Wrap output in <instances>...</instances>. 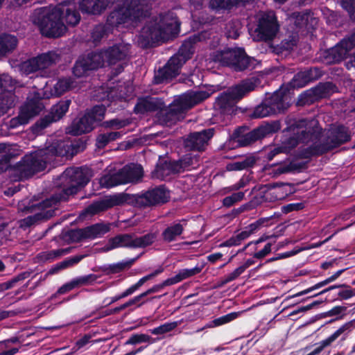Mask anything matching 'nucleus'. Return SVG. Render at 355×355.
<instances>
[{
    "instance_id": "1",
    "label": "nucleus",
    "mask_w": 355,
    "mask_h": 355,
    "mask_svg": "<svg viewBox=\"0 0 355 355\" xmlns=\"http://www.w3.org/2000/svg\"><path fill=\"white\" fill-rule=\"evenodd\" d=\"M180 23L173 12L153 17L141 28L137 39L139 45L146 48L153 43L166 40L178 34Z\"/></svg>"
},
{
    "instance_id": "2",
    "label": "nucleus",
    "mask_w": 355,
    "mask_h": 355,
    "mask_svg": "<svg viewBox=\"0 0 355 355\" xmlns=\"http://www.w3.org/2000/svg\"><path fill=\"white\" fill-rule=\"evenodd\" d=\"M63 12V8H41L34 11L31 21L40 27L43 35L49 37H58L67 31L62 17Z\"/></svg>"
},
{
    "instance_id": "3",
    "label": "nucleus",
    "mask_w": 355,
    "mask_h": 355,
    "mask_svg": "<svg viewBox=\"0 0 355 355\" xmlns=\"http://www.w3.org/2000/svg\"><path fill=\"white\" fill-rule=\"evenodd\" d=\"M152 8L149 0H124L123 4L113 10L107 22L111 26L133 22L145 17Z\"/></svg>"
},
{
    "instance_id": "4",
    "label": "nucleus",
    "mask_w": 355,
    "mask_h": 355,
    "mask_svg": "<svg viewBox=\"0 0 355 355\" xmlns=\"http://www.w3.org/2000/svg\"><path fill=\"white\" fill-rule=\"evenodd\" d=\"M350 135L347 128L337 125L331 128L327 132V137L318 136L317 141L310 146L301 150L299 156L301 158H309L311 156L322 155L339 145L348 141Z\"/></svg>"
},
{
    "instance_id": "5",
    "label": "nucleus",
    "mask_w": 355,
    "mask_h": 355,
    "mask_svg": "<svg viewBox=\"0 0 355 355\" xmlns=\"http://www.w3.org/2000/svg\"><path fill=\"white\" fill-rule=\"evenodd\" d=\"M209 97L207 92H190L176 98L165 110L164 121L175 123L183 118V114Z\"/></svg>"
},
{
    "instance_id": "6",
    "label": "nucleus",
    "mask_w": 355,
    "mask_h": 355,
    "mask_svg": "<svg viewBox=\"0 0 355 355\" xmlns=\"http://www.w3.org/2000/svg\"><path fill=\"white\" fill-rule=\"evenodd\" d=\"M254 88L255 85L252 81L243 80L239 85L229 89L219 96L216 101L215 107L219 109L223 114L232 115L236 110V103Z\"/></svg>"
},
{
    "instance_id": "7",
    "label": "nucleus",
    "mask_w": 355,
    "mask_h": 355,
    "mask_svg": "<svg viewBox=\"0 0 355 355\" xmlns=\"http://www.w3.org/2000/svg\"><path fill=\"white\" fill-rule=\"evenodd\" d=\"M214 60L236 71L253 68L256 62L254 58L248 56L245 51L241 48L227 49L217 51L214 55Z\"/></svg>"
},
{
    "instance_id": "8",
    "label": "nucleus",
    "mask_w": 355,
    "mask_h": 355,
    "mask_svg": "<svg viewBox=\"0 0 355 355\" xmlns=\"http://www.w3.org/2000/svg\"><path fill=\"white\" fill-rule=\"evenodd\" d=\"M294 135L295 137H290L284 147L286 148V153L291 149L295 147L298 141L302 143H308L309 141H317L318 136L321 133V128L318 126V122L315 119H311L307 121L306 119H301L297 121L293 125Z\"/></svg>"
},
{
    "instance_id": "9",
    "label": "nucleus",
    "mask_w": 355,
    "mask_h": 355,
    "mask_svg": "<svg viewBox=\"0 0 355 355\" xmlns=\"http://www.w3.org/2000/svg\"><path fill=\"white\" fill-rule=\"evenodd\" d=\"M62 200H66L64 196L53 195L41 202L33 204L28 207L27 211L30 212H35V214L23 219L20 222V226L21 227H27L32 225L37 220L51 218L55 214V209L53 207Z\"/></svg>"
},
{
    "instance_id": "10",
    "label": "nucleus",
    "mask_w": 355,
    "mask_h": 355,
    "mask_svg": "<svg viewBox=\"0 0 355 355\" xmlns=\"http://www.w3.org/2000/svg\"><path fill=\"white\" fill-rule=\"evenodd\" d=\"M125 202L139 208H145L166 202L170 196L164 187L148 191L141 195L123 193Z\"/></svg>"
},
{
    "instance_id": "11",
    "label": "nucleus",
    "mask_w": 355,
    "mask_h": 355,
    "mask_svg": "<svg viewBox=\"0 0 355 355\" xmlns=\"http://www.w3.org/2000/svg\"><path fill=\"white\" fill-rule=\"evenodd\" d=\"M44 153L39 149L27 154L16 164L15 170L20 178H28L45 169L48 160Z\"/></svg>"
},
{
    "instance_id": "12",
    "label": "nucleus",
    "mask_w": 355,
    "mask_h": 355,
    "mask_svg": "<svg viewBox=\"0 0 355 355\" xmlns=\"http://www.w3.org/2000/svg\"><path fill=\"white\" fill-rule=\"evenodd\" d=\"M92 177V171L88 168H69L61 175L64 184L63 191L67 196L78 192L80 187L88 183Z\"/></svg>"
},
{
    "instance_id": "13",
    "label": "nucleus",
    "mask_w": 355,
    "mask_h": 355,
    "mask_svg": "<svg viewBox=\"0 0 355 355\" xmlns=\"http://www.w3.org/2000/svg\"><path fill=\"white\" fill-rule=\"evenodd\" d=\"M44 108V105L40 94L34 92L28 96L27 101L21 107L19 115L10 120V127L15 128L28 123L32 118L37 115Z\"/></svg>"
},
{
    "instance_id": "14",
    "label": "nucleus",
    "mask_w": 355,
    "mask_h": 355,
    "mask_svg": "<svg viewBox=\"0 0 355 355\" xmlns=\"http://www.w3.org/2000/svg\"><path fill=\"white\" fill-rule=\"evenodd\" d=\"M279 31V24L277 17L272 11L260 14L258 25L252 35L253 40L256 41H270L277 35Z\"/></svg>"
},
{
    "instance_id": "15",
    "label": "nucleus",
    "mask_w": 355,
    "mask_h": 355,
    "mask_svg": "<svg viewBox=\"0 0 355 355\" xmlns=\"http://www.w3.org/2000/svg\"><path fill=\"white\" fill-rule=\"evenodd\" d=\"M60 60V54L55 51H49L24 62L21 64V70L23 73L29 74L46 69L59 62Z\"/></svg>"
},
{
    "instance_id": "16",
    "label": "nucleus",
    "mask_w": 355,
    "mask_h": 355,
    "mask_svg": "<svg viewBox=\"0 0 355 355\" xmlns=\"http://www.w3.org/2000/svg\"><path fill=\"white\" fill-rule=\"evenodd\" d=\"M355 47V33L345 37L335 46L326 52L327 63H337L344 60L348 53Z\"/></svg>"
},
{
    "instance_id": "17",
    "label": "nucleus",
    "mask_w": 355,
    "mask_h": 355,
    "mask_svg": "<svg viewBox=\"0 0 355 355\" xmlns=\"http://www.w3.org/2000/svg\"><path fill=\"white\" fill-rule=\"evenodd\" d=\"M246 130V128L241 127L237 128L233 134L234 139L236 140L240 146L250 145L273 132L272 126L269 125L259 127L245 133Z\"/></svg>"
},
{
    "instance_id": "18",
    "label": "nucleus",
    "mask_w": 355,
    "mask_h": 355,
    "mask_svg": "<svg viewBox=\"0 0 355 355\" xmlns=\"http://www.w3.org/2000/svg\"><path fill=\"white\" fill-rule=\"evenodd\" d=\"M103 66V58L101 54L91 53L80 57L73 67V73L78 78L87 76L88 72Z\"/></svg>"
},
{
    "instance_id": "19",
    "label": "nucleus",
    "mask_w": 355,
    "mask_h": 355,
    "mask_svg": "<svg viewBox=\"0 0 355 355\" xmlns=\"http://www.w3.org/2000/svg\"><path fill=\"white\" fill-rule=\"evenodd\" d=\"M336 91V86L329 82L320 83L312 89L308 90L299 97L297 105L311 104L318 98L329 96Z\"/></svg>"
},
{
    "instance_id": "20",
    "label": "nucleus",
    "mask_w": 355,
    "mask_h": 355,
    "mask_svg": "<svg viewBox=\"0 0 355 355\" xmlns=\"http://www.w3.org/2000/svg\"><path fill=\"white\" fill-rule=\"evenodd\" d=\"M129 51L130 46L128 44H119L99 52H95V54L103 55V64L107 62L109 65H114L124 60L128 57Z\"/></svg>"
},
{
    "instance_id": "21",
    "label": "nucleus",
    "mask_w": 355,
    "mask_h": 355,
    "mask_svg": "<svg viewBox=\"0 0 355 355\" xmlns=\"http://www.w3.org/2000/svg\"><path fill=\"white\" fill-rule=\"evenodd\" d=\"M123 204H125L123 193L110 196L100 201L94 202L89 205L85 209L83 214H89L90 215H94L112 207Z\"/></svg>"
},
{
    "instance_id": "22",
    "label": "nucleus",
    "mask_w": 355,
    "mask_h": 355,
    "mask_svg": "<svg viewBox=\"0 0 355 355\" xmlns=\"http://www.w3.org/2000/svg\"><path fill=\"white\" fill-rule=\"evenodd\" d=\"M183 64V59L180 60L178 56L171 57L166 65L157 72L155 76L156 83H161L175 78L180 73V69Z\"/></svg>"
},
{
    "instance_id": "23",
    "label": "nucleus",
    "mask_w": 355,
    "mask_h": 355,
    "mask_svg": "<svg viewBox=\"0 0 355 355\" xmlns=\"http://www.w3.org/2000/svg\"><path fill=\"white\" fill-rule=\"evenodd\" d=\"M214 130L209 128L201 132L191 133L184 141L187 148L193 150H203L209 140L213 137Z\"/></svg>"
},
{
    "instance_id": "24",
    "label": "nucleus",
    "mask_w": 355,
    "mask_h": 355,
    "mask_svg": "<svg viewBox=\"0 0 355 355\" xmlns=\"http://www.w3.org/2000/svg\"><path fill=\"white\" fill-rule=\"evenodd\" d=\"M71 100H63L59 101L56 105L51 107L50 113L41 119L37 123L42 129L46 128L52 122L60 120L68 111Z\"/></svg>"
},
{
    "instance_id": "25",
    "label": "nucleus",
    "mask_w": 355,
    "mask_h": 355,
    "mask_svg": "<svg viewBox=\"0 0 355 355\" xmlns=\"http://www.w3.org/2000/svg\"><path fill=\"white\" fill-rule=\"evenodd\" d=\"M179 166L175 161L159 162L151 172L153 179L164 180L171 174L178 173Z\"/></svg>"
},
{
    "instance_id": "26",
    "label": "nucleus",
    "mask_w": 355,
    "mask_h": 355,
    "mask_svg": "<svg viewBox=\"0 0 355 355\" xmlns=\"http://www.w3.org/2000/svg\"><path fill=\"white\" fill-rule=\"evenodd\" d=\"M94 124L89 115L86 113L80 118L73 121L69 128V133L73 135H80L89 132L93 130Z\"/></svg>"
},
{
    "instance_id": "27",
    "label": "nucleus",
    "mask_w": 355,
    "mask_h": 355,
    "mask_svg": "<svg viewBox=\"0 0 355 355\" xmlns=\"http://www.w3.org/2000/svg\"><path fill=\"white\" fill-rule=\"evenodd\" d=\"M42 150L45 152V157L49 162L53 156H67L70 146L64 141H56Z\"/></svg>"
},
{
    "instance_id": "28",
    "label": "nucleus",
    "mask_w": 355,
    "mask_h": 355,
    "mask_svg": "<svg viewBox=\"0 0 355 355\" xmlns=\"http://www.w3.org/2000/svg\"><path fill=\"white\" fill-rule=\"evenodd\" d=\"M123 184L137 182L143 176V168L138 164H130L120 171Z\"/></svg>"
},
{
    "instance_id": "29",
    "label": "nucleus",
    "mask_w": 355,
    "mask_h": 355,
    "mask_svg": "<svg viewBox=\"0 0 355 355\" xmlns=\"http://www.w3.org/2000/svg\"><path fill=\"white\" fill-rule=\"evenodd\" d=\"M164 106L163 101L157 98L149 97L139 99L135 107L137 113H144L161 110Z\"/></svg>"
},
{
    "instance_id": "30",
    "label": "nucleus",
    "mask_w": 355,
    "mask_h": 355,
    "mask_svg": "<svg viewBox=\"0 0 355 355\" xmlns=\"http://www.w3.org/2000/svg\"><path fill=\"white\" fill-rule=\"evenodd\" d=\"M355 327V319L351 320L348 322H346L343 326H341L338 330H336L331 336H330L328 338L324 340H322L320 343V345L315 348L313 352L315 355L320 353L322 349L330 345L334 340H336L341 334H344L345 331H350L353 328Z\"/></svg>"
},
{
    "instance_id": "31",
    "label": "nucleus",
    "mask_w": 355,
    "mask_h": 355,
    "mask_svg": "<svg viewBox=\"0 0 355 355\" xmlns=\"http://www.w3.org/2000/svg\"><path fill=\"white\" fill-rule=\"evenodd\" d=\"M260 227V221H257L254 223L250 225L245 230L236 236H232L220 244V246H236L241 244V243L248 238L254 232Z\"/></svg>"
},
{
    "instance_id": "32",
    "label": "nucleus",
    "mask_w": 355,
    "mask_h": 355,
    "mask_svg": "<svg viewBox=\"0 0 355 355\" xmlns=\"http://www.w3.org/2000/svg\"><path fill=\"white\" fill-rule=\"evenodd\" d=\"M111 3L110 0H83L80 8L83 12L99 14Z\"/></svg>"
},
{
    "instance_id": "33",
    "label": "nucleus",
    "mask_w": 355,
    "mask_h": 355,
    "mask_svg": "<svg viewBox=\"0 0 355 355\" xmlns=\"http://www.w3.org/2000/svg\"><path fill=\"white\" fill-rule=\"evenodd\" d=\"M287 96H282L280 93L274 94L271 97L266 98V101L269 104L272 114L284 112L289 106Z\"/></svg>"
},
{
    "instance_id": "34",
    "label": "nucleus",
    "mask_w": 355,
    "mask_h": 355,
    "mask_svg": "<svg viewBox=\"0 0 355 355\" xmlns=\"http://www.w3.org/2000/svg\"><path fill=\"white\" fill-rule=\"evenodd\" d=\"M133 234H119L109 240L107 245L105 247V251H109L117 248H133Z\"/></svg>"
},
{
    "instance_id": "35",
    "label": "nucleus",
    "mask_w": 355,
    "mask_h": 355,
    "mask_svg": "<svg viewBox=\"0 0 355 355\" xmlns=\"http://www.w3.org/2000/svg\"><path fill=\"white\" fill-rule=\"evenodd\" d=\"M17 45V39L11 35H0V56L12 52Z\"/></svg>"
},
{
    "instance_id": "36",
    "label": "nucleus",
    "mask_w": 355,
    "mask_h": 355,
    "mask_svg": "<svg viewBox=\"0 0 355 355\" xmlns=\"http://www.w3.org/2000/svg\"><path fill=\"white\" fill-rule=\"evenodd\" d=\"M197 41V37H190L187 40L184 41L180 46L178 53L173 56H178V58L181 60L183 59L184 64L186 61L191 58V55L194 52L193 44Z\"/></svg>"
},
{
    "instance_id": "37",
    "label": "nucleus",
    "mask_w": 355,
    "mask_h": 355,
    "mask_svg": "<svg viewBox=\"0 0 355 355\" xmlns=\"http://www.w3.org/2000/svg\"><path fill=\"white\" fill-rule=\"evenodd\" d=\"M77 87V83L71 77L60 79L54 85V94L60 96L64 92Z\"/></svg>"
},
{
    "instance_id": "38",
    "label": "nucleus",
    "mask_w": 355,
    "mask_h": 355,
    "mask_svg": "<svg viewBox=\"0 0 355 355\" xmlns=\"http://www.w3.org/2000/svg\"><path fill=\"white\" fill-rule=\"evenodd\" d=\"M179 166L178 173L186 169L196 168L199 166V159L196 155L187 154L180 161H175Z\"/></svg>"
},
{
    "instance_id": "39",
    "label": "nucleus",
    "mask_w": 355,
    "mask_h": 355,
    "mask_svg": "<svg viewBox=\"0 0 355 355\" xmlns=\"http://www.w3.org/2000/svg\"><path fill=\"white\" fill-rule=\"evenodd\" d=\"M183 226L180 223H175L166 227L162 232V236L164 241L171 242L180 236L183 232Z\"/></svg>"
},
{
    "instance_id": "40",
    "label": "nucleus",
    "mask_w": 355,
    "mask_h": 355,
    "mask_svg": "<svg viewBox=\"0 0 355 355\" xmlns=\"http://www.w3.org/2000/svg\"><path fill=\"white\" fill-rule=\"evenodd\" d=\"M55 8H63L64 12L62 13V20L64 19L66 23L69 25H76L80 19V16L78 11L71 8H66L64 5L60 4Z\"/></svg>"
},
{
    "instance_id": "41",
    "label": "nucleus",
    "mask_w": 355,
    "mask_h": 355,
    "mask_svg": "<svg viewBox=\"0 0 355 355\" xmlns=\"http://www.w3.org/2000/svg\"><path fill=\"white\" fill-rule=\"evenodd\" d=\"M70 252V248L58 249L51 251L42 252L37 256L39 261L46 262L53 261L55 259L62 257L64 254H68Z\"/></svg>"
},
{
    "instance_id": "42",
    "label": "nucleus",
    "mask_w": 355,
    "mask_h": 355,
    "mask_svg": "<svg viewBox=\"0 0 355 355\" xmlns=\"http://www.w3.org/2000/svg\"><path fill=\"white\" fill-rule=\"evenodd\" d=\"M99 184L102 187L110 188L119 184H122L120 171L113 174H106L99 180Z\"/></svg>"
},
{
    "instance_id": "43",
    "label": "nucleus",
    "mask_w": 355,
    "mask_h": 355,
    "mask_svg": "<svg viewBox=\"0 0 355 355\" xmlns=\"http://www.w3.org/2000/svg\"><path fill=\"white\" fill-rule=\"evenodd\" d=\"M85 229V232H86V237H87V239H94L109 232L110 227L108 225L96 223L87 227Z\"/></svg>"
},
{
    "instance_id": "44",
    "label": "nucleus",
    "mask_w": 355,
    "mask_h": 355,
    "mask_svg": "<svg viewBox=\"0 0 355 355\" xmlns=\"http://www.w3.org/2000/svg\"><path fill=\"white\" fill-rule=\"evenodd\" d=\"M13 96L11 91L0 92V116L6 114L13 105Z\"/></svg>"
},
{
    "instance_id": "45",
    "label": "nucleus",
    "mask_w": 355,
    "mask_h": 355,
    "mask_svg": "<svg viewBox=\"0 0 355 355\" xmlns=\"http://www.w3.org/2000/svg\"><path fill=\"white\" fill-rule=\"evenodd\" d=\"M120 137L121 133L119 132H110L100 134L96 138V146L98 148H103L110 142L115 141Z\"/></svg>"
},
{
    "instance_id": "46",
    "label": "nucleus",
    "mask_w": 355,
    "mask_h": 355,
    "mask_svg": "<svg viewBox=\"0 0 355 355\" xmlns=\"http://www.w3.org/2000/svg\"><path fill=\"white\" fill-rule=\"evenodd\" d=\"M343 272V270H338L337 271L334 275H332L331 277H329L328 279L321 282H319L318 284H316L315 285H314L313 286L309 288H307L306 290H304L301 292H299L292 296H289L286 298V300H288L290 298H292V297H297V296H301V295H305V294H307L309 293V292L313 291V290H315V289H318L322 286H324L327 284H328L329 283L334 281L336 279H337L340 275L341 273Z\"/></svg>"
},
{
    "instance_id": "47",
    "label": "nucleus",
    "mask_w": 355,
    "mask_h": 355,
    "mask_svg": "<svg viewBox=\"0 0 355 355\" xmlns=\"http://www.w3.org/2000/svg\"><path fill=\"white\" fill-rule=\"evenodd\" d=\"M254 263V261L252 259H248L241 266L236 268L232 272L228 274L223 282V284H227L239 277L244 271L250 266Z\"/></svg>"
},
{
    "instance_id": "48",
    "label": "nucleus",
    "mask_w": 355,
    "mask_h": 355,
    "mask_svg": "<svg viewBox=\"0 0 355 355\" xmlns=\"http://www.w3.org/2000/svg\"><path fill=\"white\" fill-rule=\"evenodd\" d=\"M155 238L156 235L153 233H149L140 237L133 235V248L147 247L155 241Z\"/></svg>"
},
{
    "instance_id": "49",
    "label": "nucleus",
    "mask_w": 355,
    "mask_h": 355,
    "mask_svg": "<svg viewBox=\"0 0 355 355\" xmlns=\"http://www.w3.org/2000/svg\"><path fill=\"white\" fill-rule=\"evenodd\" d=\"M105 107L104 105H96L91 110L86 112L89 115V118L92 119L94 124L96 122L101 121L105 116Z\"/></svg>"
},
{
    "instance_id": "50",
    "label": "nucleus",
    "mask_w": 355,
    "mask_h": 355,
    "mask_svg": "<svg viewBox=\"0 0 355 355\" xmlns=\"http://www.w3.org/2000/svg\"><path fill=\"white\" fill-rule=\"evenodd\" d=\"M180 324L179 322H167L151 330L154 335H162L174 330Z\"/></svg>"
},
{
    "instance_id": "51",
    "label": "nucleus",
    "mask_w": 355,
    "mask_h": 355,
    "mask_svg": "<svg viewBox=\"0 0 355 355\" xmlns=\"http://www.w3.org/2000/svg\"><path fill=\"white\" fill-rule=\"evenodd\" d=\"M268 105L269 104H268L265 100L261 104L256 107L252 114V116L254 118H263L272 115V113Z\"/></svg>"
},
{
    "instance_id": "52",
    "label": "nucleus",
    "mask_w": 355,
    "mask_h": 355,
    "mask_svg": "<svg viewBox=\"0 0 355 355\" xmlns=\"http://www.w3.org/2000/svg\"><path fill=\"white\" fill-rule=\"evenodd\" d=\"M311 82L306 69L299 71L293 78V85L294 87H302L308 83Z\"/></svg>"
},
{
    "instance_id": "53",
    "label": "nucleus",
    "mask_w": 355,
    "mask_h": 355,
    "mask_svg": "<svg viewBox=\"0 0 355 355\" xmlns=\"http://www.w3.org/2000/svg\"><path fill=\"white\" fill-rule=\"evenodd\" d=\"M30 275V273L28 272H24L19 274L16 277H13L11 280L4 282L0 284V289L1 291H6L12 288L17 282L19 281L24 280L28 278Z\"/></svg>"
},
{
    "instance_id": "54",
    "label": "nucleus",
    "mask_w": 355,
    "mask_h": 355,
    "mask_svg": "<svg viewBox=\"0 0 355 355\" xmlns=\"http://www.w3.org/2000/svg\"><path fill=\"white\" fill-rule=\"evenodd\" d=\"M16 82L7 74L0 75V92L12 91V87Z\"/></svg>"
},
{
    "instance_id": "55",
    "label": "nucleus",
    "mask_w": 355,
    "mask_h": 355,
    "mask_svg": "<svg viewBox=\"0 0 355 355\" xmlns=\"http://www.w3.org/2000/svg\"><path fill=\"white\" fill-rule=\"evenodd\" d=\"M255 162V159L249 157L242 161L236 162L230 166L231 170H243L251 167Z\"/></svg>"
},
{
    "instance_id": "56",
    "label": "nucleus",
    "mask_w": 355,
    "mask_h": 355,
    "mask_svg": "<svg viewBox=\"0 0 355 355\" xmlns=\"http://www.w3.org/2000/svg\"><path fill=\"white\" fill-rule=\"evenodd\" d=\"M152 338L147 334H134L132 335L129 339L125 342V345H136L142 343H150Z\"/></svg>"
},
{
    "instance_id": "57",
    "label": "nucleus",
    "mask_w": 355,
    "mask_h": 355,
    "mask_svg": "<svg viewBox=\"0 0 355 355\" xmlns=\"http://www.w3.org/2000/svg\"><path fill=\"white\" fill-rule=\"evenodd\" d=\"M130 123V121L128 119H114L110 121H105L103 123V125L105 128H110L113 129H120L123 127H125Z\"/></svg>"
},
{
    "instance_id": "58",
    "label": "nucleus",
    "mask_w": 355,
    "mask_h": 355,
    "mask_svg": "<svg viewBox=\"0 0 355 355\" xmlns=\"http://www.w3.org/2000/svg\"><path fill=\"white\" fill-rule=\"evenodd\" d=\"M243 197H244L243 192L240 191L238 193H234L232 195H231L230 196H227L223 199V205L225 207H231L234 203L242 200Z\"/></svg>"
},
{
    "instance_id": "59",
    "label": "nucleus",
    "mask_w": 355,
    "mask_h": 355,
    "mask_svg": "<svg viewBox=\"0 0 355 355\" xmlns=\"http://www.w3.org/2000/svg\"><path fill=\"white\" fill-rule=\"evenodd\" d=\"M202 270V267L196 266L191 269H182L179 271L178 273L180 278H181V281L187 278L194 276L198 273H200Z\"/></svg>"
},
{
    "instance_id": "60",
    "label": "nucleus",
    "mask_w": 355,
    "mask_h": 355,
    "mask_svg": "<svg viewBox=\"0 0 355 355\" xmlns=\"http://www.w3.org/2000/svg\"><path fill=\"white\" fill-rule=\"evenodd\" d=\"M85 229H77L71 230L69 232V236L72 241L78 242L82 239H87L86 237Z\"/></svg>"
},
{
    "instance_id": "61",
    "label": "nucleus",
    "mask_w": 355,
    "mask_h": 355,
    "mask_svg": "<svg viewBox=\"0 0 355 355\" xmlns=\"http://www.w3.org/2000/svg\"><path fill=\"white\" fill-rule=\"evenodd\" d=\"M85 257V255H77V256H75L69 259L61 261V262L58 263V264L59 265L60 270H63V269H65L68 267H70V266L78 263Z\"/></svg>"
},
{
    "instance_id": "62",
    "label": "nucleus",
    "mask_w": 355,
    "mask_h": 355,
    "mask_svg": "<svg viewBox=\"0 0 355 355\" xmlns=\"http://www.w3.org/2000/svg\"><path fill=\"white\" fill-rule=\"evenodd\" d=\"M342 6L347 11L350 17L355 20V0H342Z\"/></svg>"
},
{
    "instance_id": "63",
    "label": "nucleus",
    "mask_w": 355,
    "mask_h": 355,
    "mask_svg": "<svg viewBox=\"0 0 355 355\" xmlns=\"http://www.w3.org/2000/svg\"><path fill=\"white\" fill-rule=\"evenodd\" d=\"M105 35V28L103 25H97L92 32V38L94 42H98Z\"/></svg>"
},
{
    "instance_id": "64",
    "label": "nucleus",
    "mask_w": 355,
    "mask_h": 355,
    "mask_svg": "<svg viewBox=\"0 0 355 355\" xmlns=\"http://www.w3.org/2000/svg\"><path fill=\"white\" fill-rule=\"evenodd\" d=\"M295 45V42L293 40H284L281 42V44L279 47L275 49L277 53H282L284 51H289L293 49V47Z\"/></svg>"
}]
</instances>
